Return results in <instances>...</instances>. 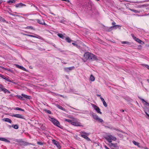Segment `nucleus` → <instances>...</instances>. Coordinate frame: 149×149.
Returning <instances> with one entry per match:
<instances>
[{
    "instance_id": "f257e3e1",
    "label": "nucleus",
    "mask_w": 149,
    "mask_h": 149,
    "mask_svg": "<svg viewBox=\"0 0 149 149\" xmlns=\"http://www.w3.org/2000/svg\"><path fill=\"white\" fill-rule=\"evenodd\" d=\"M84 56L86 60L89 59L92 60H97L96 56L95 55L88 52L85 53L84 54Z\"/></svg>"
},
{
    "instance_id": "f03ea898",
    "label": "nucleus",
    "mask_w": 149,
    "mask_h": 149,
    "mask_svg": "<svg viewBox=\"0 0 149 149\" xmlns=\"http://www.w3.org/2000/svg\"><path fill=\"white\" fill-rule=\"evenodd\" d=\"M71 118L72 119V125L76 126L83 127L81 123L78 121L79 120L77 118L73 117H71Z\"/></svg>"
},
{
    "instance_id": "7ed1b4c3",
    "label": "nucleus",
    "mask_w": 149,
    "mask_h": 149,
    "mask_svg": "<svg viewBox=\"0 0 149 149\" xmlns=\"http://www.w3.org/2000/svg\"><path fill=\"white\" fill-rule=\"evenodd\" d=\"M104 138L106 139L109 142L111 143V140L116 141V138L111 134H108L104 136Z\"/></svg>"
},
{
    "instance_id": "20e7f679",
    "label": "nucleus",
    "mask_w": 149,
    "mask_h": 149,
    "mask_svg": "<svg viewBox=\"0 0 149 149\" xmlns=\"http://www.w3.org/2000/svg\"><path fill=\"white\" fill-rule=\"evenodd\" d=\"M91 114L93 119L96 120L97 121L100 123H102L103 121L102 119L100 118L95 113L92 112Z\"/></svg>"
},
{
    "instance_id": "39448f33",
    "label": "nucleus",
    "mask_w": 149,
    "mask_h": 149,
    "mask_svg": "<svg viewBox=\"0 0 149 149\" xmlns=\"http://www.w3.org/2000/svg\"><path fill=\"white\" fill-rule=\"evenodd\" d=\"M50 120L52 121L54 125L56 126L59 127H60L59 125H60L59 123L57 120H56L55 118H53L50 117Z\"/></svg>"
},
{
    "instance_id": "423d86ee",
    "label": "nucleus",
    "mask_w": 149,
    "mask_h": 149,
    "mask_svg": "<svg viewBox=\"0 0 149 149\" xmlns=\"http://www.w3.org/2000/svg\"><path fill=\"white\" fill-rule=\"evenodd\" d=\"M131 36L133 39L139 43L141 44H144V42H143L142 40L139 39L137 38L135 36H134L133 34H132Z\"/></svg>"
},
{
    "instance_id": "0eeeda50",
    "label": "nucleus",
    "mask_w": 149,
    "mask_h": 149,
    "mask_svg": "<svg viewBox=\"0 0 149 149\" xmlns=\"http://www.w3.org/2000/svg\"><path fill=\"white\" fill-rule=\"evenodd\" d=\"M93 107V108L94 109L96 110V111L98 113H99L100 114H102V112L100 111V109L97 106L93 104L92 105Z\"/></svg>"
},
{
    "instance_id": "6e6552de",
    "label": "nucleus",
    "mask_w": 149,
    "mask_h": 149,
    "mask_svg": "<svg viewBox=\"0 0 149 149\" xmlns=\"http://www.w3.org/2000/svg\"><path fill=\"white\" fill-rule=\"evenodd\" d=\"M120 28L121 26L119 25H113L110 27L109 31H112L113 29H116L117 28L120 29Z\"/></svg>"
},
{
    "instance_id": "1a4fd4ad",
    "label": "nucleus",
    "mask_w": 149,
    "mask_h": 149,
    "mask_svg": "<svg viewBox=\"0 0 149 149\" xmlns=\"http://www.w3.org/2000/svg\"><path fill=\"white\" fill-rule=\"evenodd\" d=\"M0 77H1L2 79H4L6 81H9L10 82L13 83L14 84H15V83H14L13 82V81L10 80V79H9L7 77H6L5 76H4V75L0 74Z\"/></svg>"
},
{
    "instance_id": "9d476101",
    "label": "nucleus",
    "mask_w": 149,
    "mask_h": 149,
    "mask_svg": "<svg viewBox=\"0 0 149 149\" xmlns=\"http://www.w3.org/2000/svg\"><path fill=\"white\" fill-rule=\"evenodd\" d=\"M12 117H16V118H22V119H24V116H22L19 114H14L13 115H12Z\"/></svg>"
},
{
    "instance_id": "9b49d317",
    "label": "nucleus",
    "mask_w": 149,
    "mask_h": 149,
    "mask_svg": "<svg viewBox=\"0 0 149 149\" xmlns=\"http://www.w3.org/2000/svg\"><path fill=\"white\" fill-rule=\"evenodd\" d=\"M52 142L58 148H61V146L59 144L58 142L56 141L55 140H52Z\"/></svg>"
},
{
    "instance_id": "f8f14e48",
    "label": "nucleus",
    "mask_w": 149,
    "mask_h": 149,
    "mask_svg": "<svg viewBox=\"0 0 149 149\" xmlns=\"http://www.w3.org/2000/svg\"><path fill=\"white\" fill-rule=\"evenodd\" d=\"M74 68V66H72L69 67L65 68L64 70L66 72H69L70 71L73 70Z\"/></svg>"
},
{
    "instance_id": "ddd939ff",
    "label": "nucleus",
    "mask_w": 149,
    "mask_h": 149,
    "mask_svg": "<svg viewBox=\"0 0 149 149\" xmlns=\"http://www.w3.org/2000/svg\"><path fill=\"white\" fill-rule=\"evenodd\" d=\"M0 88L2 91H3L5 93H10V92L7 89L3 88L2 85H1V86H0Z\"/></svg>"
},
{
    "instance_id": "4468645a",
    "label": "nucleus",
    "mask_w": 149,
    "mask_h": 149,
    "mask_svg": "<svg viewBox=\"0 0 149 149\" xmlns=\"http://www.w3.org/2000/svg\"><path fill=\"white\" fill-rule=\"evenodd\" d=\"M37 22L39 24L42 25H46V24L44 22V21L43 20V19H37Z\"/></svg>"
},
{
    "instance_id": "2eb2a0df",
    "label": "nucleus",
    "mask_w": 149,
    "mask_h": 149,
    "mask_svg": "<svg viewBox=\"0 0 149 149\" xmlns=\"http://www.w3.org/2000/svg\"><path fill=\"white\" fill-rule=\"evenodd\" d=\"M26 5L22 3H19L16 4L15 5V6L16 8H20L23 6H25Z\"/></svg>"
},
{
    "instance_id": "dca6fc26",
    "label": "nucleus",
    "mask_w": 149,
    "mask_h": 149,
    "mask_svg": "<svg viewBox=\"0 0 149 149\" xmlns=\"http://www.w3.org/2000/svg\"><path fill=\"white\" fill-rule=\"evenodd\" d=\"M35 36H34V35H30V37H33V38H38L39 39H40V40H42L43 39V38H42L41 36H40L38 35H37V34H35Z\"/></svg>"
},
{
    "instance_id": "f3484780",
    "label": "nucleus",
    "mask_w": 149,
    "mask_h": 149,
    "mask_svg": "<svg viewBox=\"0 0 149 149\" xmlns=\"http://www.w3.org/2000/svg\"><path fill=\"white\" fill-rule=\"evenodd\" d=\"M15 66H16V67L20 69H21L24 71H26V69L22 66H20L17 64H15Z\"/></svg>"
},
{
    "instance_id": "a211bd4d",
    "label": "nucleus",
    "mask_w": 149,
    "mask_h": 149,
    "mask_svg": "<svg viewBox=\"0 0 149 149\" xmlns=\"http://www.w3.org/2000/svg\"><path fill=\"white\" fill-rule=\"evenodd\" d=\"M88 135H81V136L86 139L87 141H91V139L89 138L87 136Z\"/></svg>"
},
{
    "instance_id": "6ab92c4d",
    "label": "nucleus",
    "mask_w": 149,
    "mask_h": 149,
    "mask_svg": "<svg viewBox=\"0 0 149 149\" xmlns=\"http://www.w3.org/2000/svg\"><path fill=\"white\" fill-rule=\"evenodd\" d=\"M3 120L5 122H7L10 123L12 122V120L8 118H4L3 119Z\"/></svg>"
},
{
    "instance_id": "aec40b11",
    "label": "nucleus",
    "mask_w": 149,
    "mask_h": 149,
    "mask_svg": "<svg viewBox=\"0 0 149 149\" xmlns=\"http://www.w3.org/2000/svg\"><path fill=\"white\" fill-rule=\"evenodd\" d=\"M139 99H141L142 101L143 102V103H145V104L146 105L149 106V104L148 103V102H147L146 101H145L144 100V99H142V98H141V97H139Z\"/></svg>"
},
{
    "instance_id": "412c9836",
    "label": "nucleus",
    "mask_w": 149,
    "mask_h": 149,
    "mask_svg": "<svg viewBox=\"0 0 149 149\" xmlns=\"http://www.w3.org/2000/svg\"><path fill=\"white\" fill-rule=\"evenodd\" d=\"M0 140L4 141L7 142L8 143H10V141L6 139L0 137Z\"/></svg>"
},
{
    "instance_id": "4be33fe9",
    "label": "nucleus",
    "mask_w": 149,
    "mask_h": 149,
    "mask_svg": "<svg viewBox=\"0 0 149 149\" xmlns=\"http://www.w3.org/2000/svg\"><path fill=\"white\" fill-rule=\"evenodd\" d=\"M22 96L24 97L26 99H30L31 97L29 96L26 95L25 94H22Z\"/></svg>"
},
{
    "instance_id": "5701e85b",
    "label": "nucleus",
    "mask_w": 149,
    "mask_h": 149,
    "mask_svg": "<svg viewBox=\"0 0 149 149\" xmlns=\"http://www.w3.org/2000/svg\"><path fill=\"white\" fill-rule=\"evenodd\" d=\"M90 80L92 81H93L95 80V77L92 74H91L90 76Z\"/></svg>"
},
{
    "instance_id": "b1692460",
    "label": "nucleus",
    "mask_w": 149,
    "mask_h": 149,
    "mask_svg": "<svg viewBox=\"0 0 149 149\" xmlns=\"http://www.w3.org/2000/svg\"><path fill=\"white\" fill-rule=\"evenodd\" d=\"M1 67L3 70H6L9 71H10V72H12V70L10 69V68H4V67Z\"/></svg>"
},
{
    "instance_id": "393cba45",
    "label": "nucleus",
    "mask_w": 149,
    "mask_h": 149,
    "mask_svg": "<svg viewBox=\"0 0 149 149\" xmlns=\"http://www.w3.org/2000/svg\"><path fill=\"white\" fill-rule=\"evenodd\" d=\"M65 40L68 42L70 43L72 41L70 38L68 37H67L65 38Z\"/></svg>"
},
{
    "instance_id": "a878e982",
    "label": "nucleus",
    "mask_w": 149,
    "mask_h": 149,
    "mask_svg": "<svg viewBox=\"0 0 149 149\" xmlns=\"http://www.w3.org/2000/svg\"><path fill=\"white\" fill-rule=\"evenodd\" d=\"M12 127L14 128V129H17L19 127L17 125H12Z\"/></svg>"
},
{
    "instance_id": "bb28decb",
    "label": "nucleus",
    "mask_w": 149,
    "mask_h": 149,
    "mask_svg": "<svg viewBox=\"0 0 149 149\" xmlns=\"http://www.w3.org/2000/svg\"><path fill=\"white\" fill-rule=\"evenodd\" d=\"M81 135H89V134L84 132H80Z\"/></svg>"
},
{
    "instance_id": "cd10ccee",
    "label": "nucleus",
    "mask_w": 149,
    "mask_h": 149,
    "mask_svg": "<svg viewBox=\"0 0 149 149\" xmlns=\"http://www.w3.org/2000/svg\"><path fill=\"white\" fill-rule=\"evenodd\" d=\"M57 107L59 109L62 110H63V111H65V108H63V107H62L61 106L59 105H58L57 106Z\"/></svg>"
},
{
    "instance_id": "c85d7f7f",
    "label": "nucleus",
    "mask_w": 149,
    "mask_h": 149,
    "mask_svg": "<svg viewBox=\"0 0 149 149\" xmlns=\"http://www.w3.org/2000/svg\"><path fill=\"white\" fill-rule=\"evenodd\" d=\"M58 36L60 38L63 39L64 38V36L61 34H58Z\"/></svg>"
},
{
    "instance_id": "c756f323",
    "label": "nucleus",
    "mask_w": 149,
    "mask_h": 149,
    "mask_svg": "<svg viewBox=\"0 0 149 149\" xmlns=\"http://www.w3.org/2000/svg\"><path fill=\"white\" fill-rule=\"evenodd\" d=\"M71 119V120H69L67 119H65V120L67 122L70 123L72 124V119Z\"/></svg>"
},
{
    "instance_id": "7c9ffc66",
    "label": "nucleus",
    "mask_w": 149,
    "mask_h": 149,
    "mask_svg": "<svg viewBox=\"0 0 149 149\" xmlns=\"http://www.w3.org/2000/svg\"><path fill=\"white\" fill-rule=\"evenodd\" d=\"M15 2V0H9L7 1V2L9 3H13Z\"/></svg>"
},
{
    "instance_id": "2f4dec72",
    "label": "nucleus",
    "mask_w": 149,
    "mask_h": 149,
    "mask_svg": "<svg viewBox=\"0 0 149 149\" xmlns=\"http://www.w3.org/2000/svg\"><path fill=\"white\" fill-rule=\"evenodd\" d=\"M132 142L135 145L139 146V143L136 142L135 141H133Z\"/></svg>"
},
{
    "instance_id": "473e14b6",
    "label": "nucleus",
    "mask_w": 149,
    "mask_h": 149,
    "mask_svg": "<svg viewBox=\"0 0 149 149\" xmlns=\"http://www.w3.org/2000/svg\"><path fill=\"white\" fill-rule=\"evenodd\" d=\"M17 97H18L19 99L21 100H23V97L20 95H17Z\"/></svg>"
},
{
    "instance_id": "72a5a7b5",
    "label": "nucleus",
    "mask_w": 149,
    "mask_h": 149,
    "mask_svg": "<svg viewBox=\"0 0 149 149\" xmlns=\"http://www.w3.org/2000/svg\"><path fill=\"white\" fill-rule=\"evenodd\" d=\"M15 109L17 110H19V111H23V110L22 109L19 108H18V107H16L15 108Z\"/></svg>"
},
{
    "instance_id": "f704fd0d",
    "label": "nucleus",
    "mask_w": 149,
    "mask_h": 149,
    "mask_svg": "<svg viewBox=\"0 0 149 149\" xmlns=\"http://www.w3.org/2000/svg\"><path fill=\"white\" fill-rule=\"evenodd\" d=\"M110 28V27H107V28H106L105 29V30L106 31H109V29Z\"/></svg>"
},
{
    "instance_id": "c9c22d12",
    "label": "nucleus",
    "mask_w": 149,
    "mask_h": 149,
    "mask_svg": "<svg viewBox=\"0 0 149 149\" xmlns=\"http://www.w3.org/2000/svg\"><path fill=\"white\" fill-rule=\"evenodd\" d=\"M103 104L106 107H107V105L106 103V102L104 101V102H103Z\"/></svg>"
},
{
    "instance_id": "e433bc0d",
    "label": "nucleus",
    "mask_w": 149,
    "mask_h": 149,
    "mask_svg": "<svg viewBox=\"0 0 149 149\" xmlns=\"http://www.w3.org/2000/svg\"><path fill=\"white\" fill-rule=\"evenodd\" d=\"M130 10L134 12L135 13H137L138 12V11L136 10L130 9Z\"/></svg>"
},
{
    "instance_id": "4c0bfd02",
    "label": "nucleus",
    "mask_w": 149,
    "mask_h": 149,
    "mask_svg": "<svg viewBox=\"0 0 149 149\" xmlns=\"http://www.w3.org/2000/svg\"><path fill=\"white\" fill-rule=\"evenodd\" d=\"M26 28L28 29H33V27L31 26H28L26 27Z\"/></svg>"
},
{
    "instance_id": "58836bf2",
    "label": "nucleus",
    "mask_w": 149,
    "mask_h": 149,
    "mask_svg": "<svg viewBox=\"0 0 149 149\" xmlns=\"http://www.w3.org/2000/svg\"><path fill=\"white\" fill-rule=\"evenodd\" d=\"M46 111L47 113H48L51 114V112L49 110H46Z\"/></svg>"
},
{
    "instance_id": "ea45409f",
    "label": "nucleus",
    "mask_w": 149,
    "mask_h": 149,
    "mask_svg": "<svg viewBox=\"0 0 149 149\" xmlns=\"http://www.w3.org/2000/svg\"><path fill=\"white\" fill-rule=\"evenodd\" d=\"M100 98L102 101V102H104L105 100H104V99L102 97H100Z\"/></svg>"
},
{
    "instance_id": "a19ab883",
    "label": "nucleus",
    "mask_w": 149,
    "mask_h": 149,
    "mask_svg": "<svg viewBox=\"0 0 149 149\" xmlns=\"http://www.w3.org/2000/svg\"><path fill=\"white\" fill-rule=\"evenodd\" d=\"M37 143L38 144L40 145H42L43 144L42 143L40 142H37Z\"/></svg>"
},
{
    "instance_id": "79ce46f5",
    "label": "nucleus",
    "mask_w": 149,
    "mask_h": 149,
    "mask_svg": "<svg viewBox=\"0 0 149 149\" xmlns=\"http://www.w3.org/2000/svg\"><path fill=\"white\" fill-rule=\"evenodd\" d=\"M122 43L123 44H125L126 43H129V42L127 41H123L122 42Z\"/></svg>"
},
{
    "instance_id": "37998d69",
    "label": "nucleus",
    "mask_w": 149,
    "mask_h": 149,
    "mask_svg": "<svg viewBox=\"0 0 149 149\" xmlns=\"http://www.w3.org/2000/svg\"><path fill=\"white\" fill-rule=\"evenodd\" d=\"M117 146V144L116 143L113 144V146H114L115 147H116Z\"/></svg>"
},
{
    "instance_id": "c03bdc74",
    "label": "nucleus",
    "mask_w": 149,
    "mask_h": 149,
    "mask_svg": "<svg viewBox=\"0 0 149 149\" xmlns=\"http://www.w3.org/2000/svg\"><path fill=\"white\" fill-rule=\"evenodd\" d=\"M112 24L113 26V25H116V23H115V22H112Z\"/></svg>"
},
{
    "instance_id": "a18cd8bd",
    "label": "nucleus",
    "mask_w": 149,
    "mask_h": 149,
    "mask_svg": "<svg viewBox=\"0 0 149 149\" xmlns=\"http://www.w3.org/2000/svg\"><path fill=\"white\" fill-rule=\"evenodd\" d=\"M145 67L149 69V66L147 65H145Z\"/></svg>"
},
{
    "instance_id": "49530a36",
    "label": "nucleus",
    "mask_w": 149,
    "mask_h": 149,
    "mask_svg": "<svg viewBox=\"0 0 149 149\" xmlns=\"http://www.w3.org/2000/svg\"><path fill=\"white\" fill-rule=\"evenodd\" d=\"M113 143H111V142L110 145L111 146H113Z\"/></svg>"
},
{
    "instance_id": "de8ad7c7",
    "label": "nucleus",
    "mask_w": 149,
    "mask_h": 149,
    "mask_svg": "<svg viewBox=\"0 0 149 149\" xmlns=\"http://www.w3.org/2000/svg\"><path fill=\"white\" fill-rule=\"evenodd\" d=\"M96 96H97V97H101V95H99V94H97V95H96Z\"/></svg>"
},
{
    "instance_id": "09e8293b",
    "label": "nucleus",
    "mask_w": 149,
    "mask_h": 149,
    "mask_svg": "<svg viewBox=\"0 0 149 149\" xmlns=\"http://www.w3.org/2000/svg\"><path fill=\"white\" fill-rule=\"evenodd\" d=\"M105 148L106 149H109L107 146H105Z\"/></svg>"
},
{
    "instance_id": "8fccbe9b",
    "label": "nucleus",
    "mask_w": 149,
    "mask_h": 149,
    "mask_svg": "<svg viewBox=\"0 0 149 149\" xmlns=\"http://www.w3.org/2000/svg\"><path fill=\"white\" fill-rule=\"evenodd\" d=\"M145 113L149 117V115L146 112H145Z\"/></svg>"
},
{
    "instance_id": "3c124183",
    "label": "nucleus",
    "mask_w": 149,
    "mask_h": 149,
    "mask_svg": "<svg viewBox=\"0 0 149 149\" xmlns=\"http://www.w3.org/2000/svg\"><path fill=\"white\" fill-rule=\"evenodd\" d=\"M26 36H29L30 37V35H29V34H25Z\"/></svg>"
},
{
    "instance_id": "603ef678",
    "label": "nucleus",
    "mask_w": 149,
    "mask_h": 149,
    "mask_svg": "<svg viewBox=\"0 0 149 149\" xmlns=\"http://www.w3.org/2000/svg\"><path fill=\"white\" fill-rule=\"evenodd\" d=\"M72 44L74 45H77V44L74 43H72Z\"/></svg>"
},
{
    "instance_id": "864d4df0",
    "label": "nucleus",
    "mask_w": 149,
    "mask_h": 149,
    "mask_svg": "<svg viewBox=\"0 0 149 149\" xmlns=\"http://www.w3.org/2000/svg\"><path fill=\"white\" fill-rule=\"evenodd\" d=\"M120 111L121 112H124V110L123 109H122V110H120Z\"/></svg>"
},
{
    "instance_id": "5fc2aeb1",
    "label": "nucleus",
    "mask_w": 149,
    "mask_h": 149,
    "mask_svg": "<svg viewBox=\"0 0 149 149\" xmlns=\"http://www.w3.org/2000/svg\"><path fill=\"white\" fill-rule=\"evenodd\" d=\"M8 127L9 128H10L12 127V125L11 126V125H9L8 126Z\"/></svg>"
},
{
    "instance_id": "6e6d98bb",
    "label": "nucleus",
    "mask_w": 149,
    "mask_h": 149,
    "mask_svg": "<svg viewBox=\"0 0 149 149\" xmlns=\"http://www.w3.org/2000/svg\"><path fill=\"white\" fill-rule=\"evenodd\" d=\"M61 22L62 23H64V21L63 20L61 21Z\"/></svg>"
},
{
    "instance_id": "4d7b16f0",
    "label": "nucleus",
    "mask_w": 149,
    "mask_h": 149,
    "mask_svg": "<svg viewBox=\"0 0 149 149\" xmlns=\"http://www.w3.org/2000/svg\"><path fill=\"white\" fill-rule=\"evenodd\" d=\"M59 95L61 97H63V95Z\"/></svg>"
},
{
    "instance_id": "13d9d810",
    "label": "nucleus",
    "mask_w": 149,
    "mask_h": 149,
    "mask_svg": "<svg viewBox=\"0 0 149 149\" xmlns=\"http://www.w3.org/2000/svg\"><path fill=\"white\" fill-rule=\"evenodd\" d=\"M2 3V2L0 1V4H1Z\"/></svg>"
},
{
    "instance_id": "bf43d9fd",
    "label": "nucleus",
    "mask_w": 149,
    "mask_h": 149,
    "mask_svg": "<svg viewBox=\"0 0 149 149\" xmlns=\"http://www.w3.org/2000/svg\"><path fill=\"white\" fill-rule=\"evenodd\" d=\"M3 20H4V19H1L2 21H3Z\"/></svg>"
},
{
    "instance_id": "052dcab7",
    "label": "nucleus",
    "mask_w": 149,
    "mask_h": 149,
    "mask_svg": "<svg viewBox=\"0 0 149 149\" xmlns=\"http://www.w3.org/2000/svg\"><path fill=\"white\" fill-rule=\"evenodd\" d=\"M96 0L97 1H99V0Z\"/></svg>"
},
{
    "instance_id": "680f3d73",
    "label": "nucleus",
    "mask_w": 149,
    "mask_h": 149,
    "mask_svg": "<svg viewBox=\"0 0 149 149\" xmlns=\"http://www.w3.org/2000/svg\"><path fill=\"white\" fill-rule=\"evenodd\" d=\"M64 63V64H66V63Z\"/></svg>"
},
{
    "instance_id": "e2e57ef3",
    "label": "nucleus",
    "mask_w": 149,
    "mask_h": 149,
    "mask_svg": "<svg viewBox=\"0 0 149 149\" xmlns=\"http://www.w3.org/2000/svg\"><path fill=\"white\" fill-rule=\"evenodd\" d=\"M84 61V62H86V61Z\"/></svg>"
},
{
    "instance_id": "0e129e2a",
    "label": "nucleus",
    "mask_w": 149,
    "mask_h": 149,
    "mask_svg": "<svg viewBox=\"0 0 149 149\" xmlns=\"http://www.w3.org/2000/svg\"><path fill=\"white\" fill-rule=\"evenodd\" d=\"M147 81H148V82H149V80H147Z\"/></svg>"
},
{
    "instance_id": "69168bd1",
    "label": "nucleus",
    "mask_w": 149,
    "mask_h": 149,
    "mask_svg": "<svg viewBox=\"0 0 149 149\" xmlns=\"http://www.w3.org/2000/svg\"><path fill=\"white\" fill-rule=\"evenodd\" d=\"M148 15H149V13L148 14Z\"/></svg>"
}]
</instances>
